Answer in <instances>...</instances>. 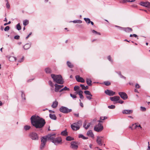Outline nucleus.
Returning <instances> with one entry per match:
<instances>
[{
  "label": "nucleus",
  "instance_id": "1",
  "mask_svg": "<svg viewBox=\"0 0 150 150\" xmlns=\"http://www.w3.org/2000/svg\"><path fill=\"white\" fill-rule=\"evenodd\" d=\"M32 125L36 129H41L46 123L45 120L38 115H33L30 119Z\"/></svg>",
  "mask_w": 150,
  "mask_h": 150
},
{
  "label": "nucleus",
  "instance_id": "2",
  "mask_svg": "<svg viewBox=\"0 0 150 150\" xmlns=\"http://www.w3.org/2000/svg\"><path fill=\"white\" fill-rule=\"evenodd\" d=\"M51 77L53 81L59 84H63L64 82L63 81L62 76L60 75H56L54 74H51Z\"/></svg>",
  "mask_w": 150,
  "mask_h": 150
},
{
  "label": "nucleus",
  "instance_id": "3",
  "mask_svg": "<svg viewBox=\"0 0 150 150\" xmlns=\"http://www.w3.org/2000/svg\"><path fill=\"white\" fill-rule=\"evenodd\" d=\"M82 122L79 121L76 123H74L71 125V127L73 130H77L80 129V126L81 125Z\"/></svg>",
  "mask_w": 150,
  "mask_h": 150
},
{
  "label": "nucleus",
  "instance_id": "4",
  "mask_svg": "<svg viewBox=\"0 0 150 150\" xmlns=\"http://www.w3.org/2000/svg\"><path fill=\"white\" fill-rule=\"evenodd\" d=\"M98 122L99 123L97 125L94 126V129L95 131L97 132H100L102 131L103 129V126L100 123V122H103L100 120H98Z\"/></svg>",
  "mask_w": 150,
  "mask_h": 150
},
{
  "label": "nucleus",
  "instance_id": "5",
  "mask_svg": "<svg viewBox=\"0 0 150 150\" xmlns=\"http://www.w3.org/2000/svg\"><path fill=\"white\" fill-rule=\"evenodd\" d=\"M43 137H44L45 138H46V141H47V140H49L52 142L53 141L52 140H54V139L56 137V134L50 133L48 134L47 135Z\"/></svg>",
  "mask_w": 150,
  "mask_h": 150
},
{
  "label": "nucleus",
  "instance_id": "6",
  "mask_svg": "<svg viewBox=\"0 0 150 150\" xmlns=\"http://www.w3.org/2000/svg\"><path fill=\"white\" fill-rule=\"evenodd\" d=\"M103 137L101 136H97L96 140V142L98 145L100 146H102L103 145L105 146V144H103Z\"/></svg>",
  "mask_w": 150,
  "mask_h": 150
},
{
  "label": "nucleus",
  "instance_id": "7",
  "mask_svg": "<svg viewBox=\"0 0 150 150\" xmlns=\"http://www.w3.org/2000/svg\"><path fill=\"white\" fill-rule=\"evenodd\" d=\"M60 111L64 113H68L72 111L71 109H69L67 107L62 106L59 109Z\"/></svg>",
  "mask_w": 150,
  "mask_h": 150
},
{
  "label": "nucleus",
  "instance_id": "8",
  "mask_svg": "<svg viewBox=\"0 0 150 150\" xmlns=\"http://www.w3.org/2000/svg\"><path fill=\"white\" fill-rule=\"evenodd\" d=\"M47 142L46 138L44 137H42L41 138V144L40 146V150H43L45 146V144Z\"/></svg>",
  "mask_w": 150,
  "mask_h": 150
},
{
  "label": "nucleus",
  "instance_id": "9",
  "mask_svg": "<svg viewBox=\"0 0 150 150\" xmlns=\"http://www.w3.org/2000/svg\"><path fill=\"white\" fill-rule=\"evenodd\" d=\"M29 136L30 138L32 140H38V135L35 132H31L29 134Z\"/></svg>",
  "mask_w": 150,
  "mask_h": 150
},
{
  "label": "nucleus",
  "instance_id": "10",
  "mask_svg": "<svg viewBox=\"0 0 150 150\" xmlns=\"http://www.w3.org/2000/svg\"><path fill=\"white\" fill-rule=\"evenodd\" d=\"M77 144V142L75 141L71 142L70 148L73 150H77L78 147Z\"/></svg>",
  "mask_w": 150,
  "mask_h": 150
},
{
  "label": "nucleus",
  "instance_id": "11",
  "mask_svg": "<svg viewBox=\"0 0 150 150\" xmlns=\"http://www.w3.org/2000/svg\"><path fill=\"white\" fill-rule=\"evenodd\" d=\"M52 141V142L54 143L56 145L61 144L62 143V139L60 137H55L54 140Z\"/></svg>",
  "mask_w": 150,
  "mask_h": 150
},
{
  "label": "nucleus",
  "instance_id": "12",
  "mask_svg": "<svg viewBox=\"0 0 150 150\" xmlns=\"http://www.w3.org/2000/svg\"><path fill=\"white\" fill-rule=\"evenodd\" d=\"M118 94L120 97L124 100H126L128 98L127 95L125 92H119L118 93Z\"/></svg>",
  "mask_w": 150,
  "mask_h": 150
},
{
  "label": "nucleus",
  "instance_id": "13",
  "mask_svg": "<svg viewBox=\"0 0 150 150\" xmlns=\"http://www.w3.org/2000/svg\"><path fill=\"white\" fill-rule=\"evenodd\" d=\"M105 93L109 96H112L115 95V93L113 91H112L107 89L105 91Z\"/></svg>",
  "mask_w": 150,
  "mask_h": 150
},
{
  "label": "nucleus",
  "instance_id": "14",
  "mask_svg": "<svg viewBox=\"0 0 150 150\" xmlns=\"http://www.w3.org/2000/svg\"><path fill=\"white\" fill-rule=\"evenodd\" d=\"M150 3L148 1H146L145 2L142 1L141 2L139 3V4L140 5L146 7H148L150 5Z\"/></svg>",
  "mask_w": 150,
  "mask_h": 150
},
{
  "label": "nucleus",
  "instance_id": "15",
  "mask_svg": "<svg viewBox=\"0 0 150 150\" xmlns=\"http://www.w3.org/2000/svg\"><path fill=\"white\" fill-rule=\"evenodd\" d=\"M110 98L112 101H117L119 100L120 97L119 96H115L112 97H111Z\"/></svg>",
  "mask_w": 150,
  "mask_h": 150
},
{
  "label": "nucleus",
  "instance_id": "16",
  "mask_svg": "<svg viewBox=\"0 0 150 150\" xmlns=\"http://www.w3.org/2000/svg\"><path fill=\"white\" fill-rule=\"evenodd\" d=\"M76 81L79 82L84 83L85 82L84 79L82 77H81L77 75L75 76Z\"/></svg>",
  "mask_w": 150,
  "mask_h": 150
},
{
  "label": "nucleus",
  "instance_id": "17",
  "mask_svg": "<svg viewBox=\"0 0 150 150\" xmlns=\"http://www.w3.org/2000/svg\"><path fill=\"white\" fill-rule=\"evenodd\" d=\"M133 110H125L122 111V113L124 114H129L132 113Z\"/></svg>",
  "mask_w": 150,
  "mask_h": 150
},
{
  "label": "nucleus",
  "instance_id": "18",
  "mask_svg": "<svg viewBox=\"0 0 150 150\" xmlns=\"http://www.w3.org/2000/svg\"><path fill=\"white\" fill-rule=\"evenodd\" d=\"M6 57L8 59V60L11 62L16 61V58L14 57H11L9 55H7Z\"/></svg>",
  "mask_w": 150,
  "mask_h": 150
},
{
  "label": "nucleus",
  "instance_id": "19",
  "mask_svg": "<svg viewBox=\"0 0 150 150\" xmlns=\"http://www.w3.org/2000/svg\"><path fill=\"white\" fill-rule=\"evenodd\" d=\"M87 135L88 136L90 137L93 138L94 137V134L91 130H89L87 132Z\"/></svg>",
  "mask_w": 150,
  "mask_h": 150
},
{
  "label": "nucleus",
  "instance_id": "20",
  "mask_svg": "<svg viewBox=\"0 0 150 150\" xmlns=\"http://www.w3.org/2000/svg\"><path fill=\"white\" fill-rule=\"evenodd\" d=\"M55 89L54 91L55 92H59L60 89H61L60 87H59V85L57 84V83L55 84L54 85Z\"/></svg>",
  "mask_w": 150,
  "mask_h": 150
},
{
  "label": "nucleus",
  "instance_id": "21",
  "mask_svg": "<svg viewBox=\"0 0 150 150\" xmlns=\"http://www.w3.org/2000/svg\"><path fill=\"white\" fill-rule=\"evenodd\" d=\"M76 93L79 95L80 98L81 99L83 100V99L84 97L82 95L83 92L82 91L80 90L79 91H78Z\"/></svg>",
  "mask_w": 150,
  "mask_h": 150
},
{
  "label": "nucleus",
  "instance_id": "22",
  "mask_svg": "<svg viewBox=\"0 0 150 150\" xmlns=\"http://www.w3.org/2000/svg\"><path fill=\"white\" fill-rule=\"evenodd\" d=\"M124 30L126 32L129 33L132 31V29L131 28L129 27L124 28Z\"/></svg>",
  "mask_w": 150,
  "mask_h": 150
},
{
  "label": "nucleus",
  "instance_id": "23",
  "mask_svg": "<svg viewBox=\"0 0 150 150\" xmlns=\"http://www.w3.org/2000/svg\"><path fill=\"white\" fill-rule=\"evenodd\" d=\"M86 122L85 121L83 123V127L86 129H87L90 127V123H88L87 125H86Z\"/></svg>",
  "mask_w": 150,
  "mask_h": 150
},
{
  "label": "nucleus",
  "instance_id": "24",
  "mask_svg": "<svg viewBox=\"0 0 150 150\" xmlns=\"http://www.w3.org/2000/svg\"><path fill=\"white\" fill-rule=\"evenodd\" d=\"M45 71L47 74H50L52 73V71L51 69L49 67H47L45 69Z\"/></svg>",
  "mask_w": 150,
  "mask_h": 150
},
{
  "label": "nucleus",
  "instance_id": "25",
  "mask_svg": "<svg viewBox=\"0 0 150 150\" xmlns=\"http://www.w3.org/2000/svg\"><path fill=\"white\" fill-rule=\"evenodd\" d=\"M48 84L51 87V90L52 91L54 90V85L52 82L51 81H48Z\"/></svg>",
  "mask_w": 150,
  "mask_h": 150
},
{
  "label": "nucleus",
  "instance_id": "26",
  "mask_svg": "<svg viewBox=\"0 0 150 150\" xmlns=\"http://www.w3.org/2000/svg\"><path fill=\"white\" fill-rule=\"evenodd\" d=\"M49 116L50 118L52 120H55L57 119V117L54 114H50Z\"/></svg>",
  "mask_w": 150,
  "mask_h": 150
},
{
  "label": "nucleus",
  "instance_id": "27",
  "mask_svg": "<svg viewBox=\"0 0 150 150\" xmlns=\"http://www.w3.org/2000/svg\"><path fill=\"white\" fill-rule=\"evenodd\" d=\"M137 127H138V125L137 123L132 124V126H129V128L131 129L132 130L136 129Z\"/></svg>",
  "mask_w": 150,
  "mask_h": 150
},
{
  "label": "nucleus",
  "instance_id": "28",
  "mask_svg": "<svg viewBox=\"0 0 150 150\" xmlns=\"http://www.w3.org/2000/svg\"><path fill=\"white\" fill-rule=\"evenodd\" d=\"M58 102L57 101H55L53 103L52 105V107L53 108H55L58 105Z\"/></svg>",
  "mask_w": 150,
  "mask_h": 150
},
{
  "label": "nucleus",
  "instance_id": "29",
  "mask_svg": "<svg viewBox=\"0 0 150 150\" xmlns=\"http://www.w3.org/2000/svg\"><path fill=\"white\" fill-rule=\"evenodd\" d=\"M30 47V45L29 43L26 44L23 47V48L25 50H28Z\"/></svg>",
  "mask_w": 150,
  "mask_h": 150
},
{
  "label": "nucleus",
  "instance_id": "30",
  "mask_svg": "<svg viewBox=\"0 0 150 150\" xmlns=\"http://www.w3.org/2000/svg\"><path fill=\"white\" fill-rule=\"evenodd\" d=\"M80 86L81 87L82 90H87L88 89V86H85L83 84H81L80 85Z\"/></svg>",
  "mask_w": 150,
  "mask_h": 150
},
{
  "label": "nucleus",
  "instance_id": "31",
  "mask_svg": "<svg viewBox=\"0 0 150 150\" xmlns=\"http://www.w3.org/2000/svg\"><path fill=\"white\" fill-rule=\"evenodd\" d=\"M92 81L90 79H86V83L89 86H91Z\"/></svg>",
  "mask_w": 150,
  "mask_h": 150
},
{
  "label": "nucleus",
  "instance_id": "32",
  "mask_svg": "<svg viewBox=\"0 0 150 150\" xmlns=\"http://www.w3.org/2000/svg\"><path fill=\"white\" fill-rule=\"evenodd\" d=\"M61 134L64 136H66L68 135V133L66 130L62 132L61 133Z\"/></svg>",
  "mask_w": 150,
  "mask_h": 150
},
{
  "label": "nucleus",
  "instance_id": "33",
  "mask_svg": "<svg viewBox=\"0 0 150 150\" xmlns=\"http://www.w3.org/2000/svg\"><path fill=\"white\" fill-rule=\"evenodd\" d=\"M69 88H68L66 86H65L63 88H62L59 90V92H61L63 91H69Z\"/></svg>",
  "mask_w": 150,
  "mask_h": 150
},
{
  "label": "nucleus",
  "instance_id": "34",
  "mask_svg": "<svg viewBox=\"0 0 150 150\" xmlns=\"http://www.w3.org/2000/svg\"><path fill=\"white\" fill-rule=\"evenodd\" d=\"M66 140L68 141H71L74 140V138L70 136L67 137L66 138Z\"/></svg>",
  "mask_w": 150,
  "mask_h": 150
},
{
  "label": "nucleus",
  "instance_id": "35",
  "mask_svg": "<svg viewBox=\"0 0 150 150\" xmlns=\"http://www.w3.org/2000/svg\"><path fill=\"white\" fill-rule=\"evenodd\" d=\"M67 64L68 66L70 68H72L73 67V65L69 61L67 62Z\"/></svg>",
  "mask_w": 150,
  "mask_h": 150
},
{
  "label": "nucleus",
  "instance_id": "36",
  "mask_svg": "<svg viewBox=\"0 0 150 150\" xmlns=\"http://www.w3.org/2000/svg\"><path fill=\"white\" fill-rule=\"evenodd\" d=\"M79 138H82V139H88V138L87 137H86L84 136L82 134H80L79 135Z\"/></svg>",
  "mask_w": 150,
  "mask_h": 150
},
{
  "label": "nucleus",
  "instance_id": "37",
  "mask_svg": "<svg viewBox=\"0 0 150 150\" xmlns=\"http://www.w3.org/2000/svg\"><path fill=\"white\" fill-rule=\"evenodd\" d=\"M135 1V0H123L122 1V3H125L126 2H134Z\"/></svg>",
  "mask_w": 150,
  "mask_h": 150
},
{
  "label": "nucleus",
  "instance_id": "38",
  "mask_svg": "<svg viewBox=\"0 0 150 150\" xmlns=\"http://www.w3.org/2000/svg\"><path fill=\"white\" fill-rule=\"evenodd\" d=\"M29 23V21L28 20H25L23 21V24L24 25L26 26Z\"/></svg>",
  "mask_w": 150,
  "mask_h": 150
},
{
  "label": "nucleus",
  "instance_id": "39",
  "mask_svg": "<svg viewBox=\"0 0 150 150\" xmlns=\"http://www.w3.org/2000/svg\"><path fill=\"white\" fill-rule=\"evenodd\" d=\"M84 19L87 24H89L90 23L91 21L89 18H84Z\"/></svg>",
  "mask_w": 150,
  "mask_h": 150
},
{
  "label": "nucleus",
  "instance_id": "40",
  "mask_svg": "<svg viewBox=\"0 0 150 150\" xmlns=\"http://www.w3.org/2000/svg\"><path fill=\"white\" fill-rule=\"evenodd\" d=\"M85 94L91 96H92V95L91 94L90 92L88 91H84Z\"/></svg>",
  "mask_w": 150,
  "mask_h": 150
},
{
  "label": "nucleus",
  "instance_id": "41",
  "mask_svg": "<svg viewBox=\"0 0 150 150\" xmlns=\"http://www.w3.org/2000/svg\"><path fill=\"white\" fill-rule=\"evenodd\" d=\"M73 23H82L81 21L80 20H74L73 21H72Z\"/></svg>",
  "mask_w": 150,
  "mask_h": 150
},
{
  "label": "nucleus",
  "instance_id": "42",
  "mask_svg": "<svg viewBox=\"0 0 150 150\" xmlns=\"http://www.w3.org/2000/svg\"><path fill=\"white\" fill-rule=\"evenodd\" d=\"M30 128V126L28 125H25L24 127V129L25 130H29Z\"/></svg>",
  "mask_w": 150,
  "mask_h": 150
},
{
  "label": "nucleus",
  "instance_id": "43",
  "mask_svg": "<svg viewBox=\"0 0 150 150\" xmlns=\"http://www.w3.org/2000/svg\"><path fill=\"white\" fill-rule=\"evenodd\" d=\"M16 28L18 30H19L21 29V28L20 26V23H18L16 25Z\"/></svg>",
  "mask_w": 150,
  "mask_h": 150
},
{
  "label": "nucleus",
  "instance_id": "44",
  "mask_svg": "<svg viewBox=\"0 0 150 150\" xmlns=\"http://www.w3.org/2000/svg\"><path fill=\"white\" fill-rule=\"evenodd\" d=\"M21 97L22 99H23L24 100H25V94L23 91H22Z\"/></svg>",
  "mask_w": 150,
  "mask_h": 150
},
{
  "label": "nucleus",
  "instance_id": "45",
  "mask_svg": "<svg viewBox=\"0 0 150 150\" xmlns=\"http://www.w3.org/2000/svg\"><path fill=\"white\" fill-rule=\"evenodd\" d=\"M115 107V106L114 105H111L108 106V108L110 109H114Z\"/></svg>",
  "mask_w": 150,
  "mask_h": 150
},
{
  "label": "nucleus",
  "instance_id": "46",
  "mask_svg": "<svg viewBox=\"0 0 150 150\" xmlns=\"http://www.w3.org/2000/svg\"><path fill=\"white\" fill-rule=\"evenodd\" d=\"M108 59L110 62L112 63L113 62V60L111 59V57L110 55L108 56L107 57Z\"/></svg>",
  "mask_w": 150,
  "mask_h": 150
},
{
  "label": "nucleus",
  "instance_id": "47",
  "mask_svg": "<svg viewBox=\"0 0 150 150\" xmlns=\"http://www.w3.org/2000/svg\"><path fill=\"white\" fill-rule=\"evenodd\" d=\"M92 32L93 33L96 34L98 35H100V33L99 32H97L96 31H95L94 30H92Z\"/></svg>",
  "mask_w": 150,
  "mask_h": 150
},
{
  "label": "nucleus",
  "instance_id": "48",
  "mask_svg": "<svg viewBox=\"0 0 150 150\" xmlns=\"http://www.w3.org/2000/svg\"><path fill=\"white\" fill-rule=\"evenodd\" d=\"M104 84L107 86H108L110 85V83L108 81H105L104 82Z\"/></svg>",
  "mask_w": 150,
  "mask_h": 150
},
{
  "label": "nucleus",
  "instance_id": "49",
  "mask_svg": "<svg viewBox=\"0 0 150 150\" xmlns=\"http://www.w3.org/2000/svg\"><path fill=\"white\" fill-rule=\"evenodd\" d=\"M140 109L142 111H145L146 110V109L145 107L142 106L140 107Z\"/></svg>",
  "mask_w": 150,
  "mask_h": 150
},
{
  "label": "nucleus",
  "instance_id": "50",
  "mask_svg": "<svg viewBox=\"0 0 150 150\" xmlns=\"http://www.w3.org/2000/svg\"><path fill=\"white\" fill-rule=\"evenodd\" d=\"M79 88L80 87L79 86H75L74 87V90L75 91H76L77 90L79 89Z\"/></svg>",
  "mask_w": 150,
  "mask_h": 150
},
{
  "label": "nucleus",
  "instance_id": "51",
  "mask_svg": "<svg viewBox=\"0 0 150 150\" xmlns=\"http://www.w3.org/2000/svg\"><path fill=\"white\" fill-rule=\"evenodd\" d=\"M10 27L9 26H6L4 29V30L5 31H7L9 30Z\"/></svg>",
  "mask_w": 150,
  "mask_h": 150
},
{
  "label": "nucleus",
  "instance_id": "52",
  "mask_svg": "<svg viewBox=\"0 0 150 150\" xmlns=\"http://www.w3.org/2000/svg\"><path fill=\"white\" fill-rule=\"evenodd\" d=\"M70 96L73 99L75 98H76V95L74 94H73L71 93L70 94Z\"/></svg>",
  "mask_w": 150,
  "mask_h": 150
},
{
  "label": "nucleus",
  "instance_id": "53",
  "mask_svg": "<svg viewBox=\"0 0 150 150\" xmlns=\"http://www.w3.org/2000/svg\"><path fill=\"white\" fill-rule=\"evenodd\" d=\"M115 27L118 28L120 30H124V28H123V27H120V26H118L116 25H115Z\"/></svg>",
  "mask_w": 150,
  "mask_h": 150
},
{
  "label": "nucleus",
  "instance_id": "54",
  "mask_svg": "<svg viewBox=\"0 0 150 150\" xmlns=\"http://www.w3.org/2000/svg\"><path fill=\"white\" fill-rule=\"evenodd\" d=\"M14 38L15 39L18 40L20 38V36L18 35H16L14 36Z\"/></svg>",
  "mask_w": 150,
  "mask_h": 150
},
{
  "label": "nucleus",
  "instance_id": "55",
  "mask_svg": "<svg viewBox=\"0 0 150 150\" xmlns=\"http://www.w3.org/2000/svg\"><path fill=\"white\" fill-rule=\"evenodd\" d=\"M134 37L135 38H137V35L135 34H130V37Z\"/></svg>",
  "mask_w": 150,
  "mask_h": 150
},
{
  "label": "nucleus",
  "instance_id": "56",
  "mask_svg": "<svg viewBox=\"0 0 150 150\" xmlns=\"http://www.w3.org/2000/svg\"><path fill=\"white\" fill-rule=\"evenodd\" d=\"M107 118V117H100V119L101 120H104Z\"/></svg>",
  "mask_w": 150,
  "mask_h": 150
},
{
  "label": "nucleus",
  "instance_id": "57",
  "mask_svg": "<svg viewBox=\"0 0 150 150\" xmlns=\"http://www.w3.org/2000/svg\"><path fill=\"white\" fill-rule=\"evenodd\" d=\"M140 86L139 85L138 83H136L135 85V87L136 88H139Z\"/></svg>",
  "mask_w": 150,
  "mask_h": 150
},
{
  "label": "nucleus",
  "instance_id": "58",
  "mask_svg": "<svg viewBox=\"0 0 150 150\" xmlns=\"http://www.w3.org/2000/svg\"><path fill=\"white\" fill-rule=\"evenodd\" d=\"M91 97L92 96H86V98H87L88 99L90 100L91 99H92V98Z\"/></svg>",
  "mask_w": 150,
  "mask_h": 150
},
{
  "label": "nucleus",
  "instance_id": "59",
  "mask_svg": "<svg viewBox=\"0 0 150 150\" xmlns=\"http://www.w3.org/2000/svg\"><path fill=\"white\" fill-rule=\"evenodd\" d=\"M24 57H22L21 59V60H19L18 61V62H22V61H23V59H24Z\"/></svg>",
  "mask_w": 150,
  "mask_h": 150
},
{
  "label": "nucleus",
  "instance_id": "60",
  "mask_svg": "<svg viewBox=\"0 0 150 150\" xmlns=\"http://www.w3.org/2000/svg\"><path fill=\"white\" fill-rule=\"evenodd\" d=\"M32 33H30L28 35V36L26 37V39H27L29 37H30V36L31 35Z\"/></svg>",
  "mask_w": 150,
  "mask_h": 150
},
{
  "label": "nucleus",
  "instance_id": "61",
  "mask_svg": "<svg viewBox=\"0 0 150 150\" xmlns=\"http://www.w3.org/2000/svg\"><path fill=\"white\" fill-rule=\"evenodd\" d=\"M6 7L7 8H9V7H10V5H9V4L8 3H8H7L6 4Z\"/></svg>",
  "mask_w": 150,
  "mask_h": 150
},
{
  "label": "nucleus",
  "instance_id": "62",
  "mask_svg": "<svg viewBox=\"0 0 150 150\" xmlns=\"http://www.w3.org/2000/svg\"><path fill=\"white\" fill-rule=\"evenodd\" d=\"M118 103H120V104H122L123 103L124 101L122 100H120L118 102Z\"/></svg>",
  "mask_w": 150,
  "mask_h": 150
},
{
  "label": "nucleus",
  "instance_id": "63",
  "mask_svg": "<svg viewBox=\"0 0 150 150\" xmlns=\"http://www.w3.org/2000/svg\"><path fill=\"white\" fill-rule=\"evenodd\" d=\"M120 76V78H123L124 79H125L126 78V77L123 76V75H122V74Z\"/></svg>",
  "mask_w": 150,
  "mask_h": 150
},
{
  "label": "nucleus",
  "instance_id": "64",
  "mask_svg": "<svg viewBox=\"0 0 150 150\" xmlns=\"http://www.w3.org/2000/svg\"><path fill=\"white\" fill-rule=\"evenodd\" d=\"M148 149H147V150H150V146L149 145V142H148Z\"/></svg>",
  "mask_w": 150,
  "mask_h": 150
}]
</instances>
